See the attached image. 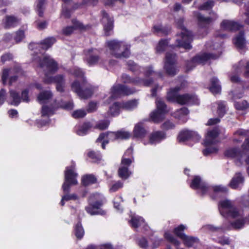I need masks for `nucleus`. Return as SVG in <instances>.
Wrapping results in <instances>:
<instances>
[{"mask_svg": "<svg viewBox=\"0 0 249 249\" xmlns=\"http://www.w3.org/2000/svg\"><path fill=\"white\" fill-rule=\"evenodd\" d=\"M109 124V121H101L96 124L94 128L101 130H103L107 129L108 127Z\"/></svg>", "mask_w": 249, "mask_h": 249, "instance_id": "obj_50", "label": "nucleus"}, {"mask_svg": "<svg viewBox=\"0 0 249 249\" xmlns=\"http://www.w3.org/2000/svg\"><path fill=\"white\" fill-rule=\"evenodd\" d=\"M189 113L188 109L186 107H182L180 109L177 110L175 113L174 116L178 119H180L183 116L188 115Z\"/></svg>", "mask_w": 249, "mask_h": 249, "instance_id": "obj_47", "label": "nucleus"}, {"mask_svg": "<svg viewBox=\"0 0 249 249\" xmlns=\"http://www.w3.org/2000/svg\"><path fill=\"white\" fill-rule=\"evenodd\" d=\"M129 222L132 227L135 228L143 225L144 223L143 218L139 216H132Z\"/></svg>", "mask_w": 249, "mask_h": 249, "instance_id": "obj_40", "label": "nucleus"}, {"mask_svg": "<svg viewBox=\"0 0 249 249\" xmlns=\"http://www.w3.org/2000/svg\"><path fill=\"white\" fill-rule=\"evenodd\" d=\"M175 124L170 121H167L162 125V128L165 130H169L175 128Z\"/></svg>", "mask_w": 249, "mask_h": 249, "instance_id": "obj_59", "label": "nucleus"}, {"mask_svg": "<svg viewBox=\"0 0 249 249\" xmlns=\"http://www.w3.org/2000/svg\"><path fill=\"white\" fill-rule=\"evenodd\" d=\"M85 59L89 66L96 64L100 59V52L96 49H89L84 52Z\"/></svg>", "mask_w": 249, "mask_h": 249, "instance_id": "obj_15", "label": "nucleus"}, {"mask_svg": "<svg viewBox=\"0 0 249 249\" xmlns=\"http://www.w3.org/2000/svg\"><path fill=\"white\" fill-rule=\"evenodd\" d=\"M185 227L183 225H180L174 230L175 233L180 239H181L184 245L187 247H191L193 246L194 243L197 241V239L192 236H188L182 231L185 229Z\"/></svg>", "mask_w": 249, "mask_h": 249, "instance_id": "obj_14", "label": "nucleus"}, {"mask_svg": "<svg viewBox=\"0 0 249 249\" xmlns=\"http://www.w3.org/2000/svg\"><path fill=\"white\" fill-rule=\"evenodd\" d=\"M248 133V131L243 129H239L236 131L234 133V135L235 136H241V137H246L247 136Z\"/></svg>", "mask_w": 249, "mask_h": 249, "instance_id": "obj_61", "label": "nucleus"}, {"mask_svg": "<svg viewBox=\"0 0 249 249\" xmlns=\"http://www.w3.org/2000/svg\"><path fill=\"white\" fill-rule=\"evenodd\" d=\"M129 69L136 74L139 75L141 73H143L145 77V79H148L151 76H155L158 75L159 77H162V74L160 72H157L153 70L152 66H148L145 68H142L138 66L132 61H129L127 63Z\"/></svg>", "mask_w": 249, "mask_h": 249, "instance_id": "obj_7", "label": "nucleus"}, {"mask_svg": "<svg viewBox=\"0 0 249 249\" xmlns=\"http://www.w3.org/2000/svg\"><path fill=\"white\" fill-rule=\"evenodd\" d=\"M110 53L117 58H127L130 54V46L124 41L113 40L107 42Z\"/></svg>", "mask_w": 249, "mask_h": 249, "instance_id": "obj_2", "label": "nucleus"}, {"mask_svg": "<svg viewBox=\"0 0 249 249\" xmlns=\"http://www.w3.org/2000/svg\"><path fill=\"white\" fill-rule=\"evenodd\" d=\"M217 113L219 117H222L226 112V104L223 101L217 103Z\"/></svg>", "mask_w": 249, "mask_h": 249, "instance_id": "obj_48", "label": "nucleus"}, {"mask_svg": "<svg viewBox=\"0 0 249 249\" xmlns=\"http://www.w3.org/2000/svg\"><path fill=\"white\" fill-rule=\"evenodd\" d=\"M165 238L170 242L172 243L176 246H178L180 244V242L177 240L172 234L166 232L164 233Z\"/></svg>", "mask_w": 249, "mask_h": 249, "instance_id": "obj_51", "label": "nucleus"}, {"mask_svg": "<svg viewBox=\"0 0 249 249\" xmlns=\"http://www.w3.org/2000/svg\"><path fill=\"white\" fill-rule=\"evenodd\" d=\"M199 138L200 137L196 132L186 130L180 132L178 136V140L179 142H182L190 139L198 141Z\"/></svg>", "mask_w": 249, "mask_h": 249, "instance_id": "obj_20", "label": "nucleus"}, {"mask_svg": "<svg viewBox=\"0 0 249 249\" xmlns=\"http://www.w3.org/2000/svg\"><path fill=\"white\" fill-rule=\"evenodd\" d=\"M152 30L154 33L163 36L167 35L170 32V27H163L160 24L154 25Z\"/></svg>", "mask_w": 249, "mask_h": 249, "instance_id": "obj_32", "label": "nucleus"}, {"mask_svg": "<svg viewBox=\"0 0 249 249\" xmlns=\"http://www.w3.org/2000/svg\"><path fill=\"white\" fill-rule=\"evenodd\" d=\"M121 107H122V105H121L119 103L116 102L110 107L108 113L113 116L117 115L119 114Z\"/></svg>", "mask_w": 249, "mask_h": 249, "instance_id": "obj_42", "label": "nucleus"}, {"mask_svg": "<svg viewBox=\"0 0 249 249\" xmlns=\"http://www.w3.org/2000/svg\"><path fill=\"white\" fill-rule=\"evenodd\" d=\"M97 107V104L94 102H90L89 104L88 107L87 108V111L88 112H92L96 110Z\"/></svg>", "mask_w": 249, "mask_h": 249, "instance_id": "obj_63", "label": "nucleus"}, {"mask_svg": "<svg viewBox=\"0 0 249 249\" xmlns=\"http://www.w3.org/2000/svg\"><path fill=\"white\" fill-rule=\"evenodd\" d=\"M243 152L237 148H230L225 152V156L228 158H236L240 162L243 156Z\"/></svg>", "mask_w": 249, "mask_h": 249, "instance_id": "obj_23", "label": "nucleus"}, {"mask_svg": "<svg viewBox=\"0 0 249 249\" xmlns=\"http://www.w3.org/2000/svg\"><path fill=\"white\" fill-rule=\"evenodd\" d=\"M177 27L181 29L179 35H177L176 42L177 46L182 47L186 50H190L192 48L191 43L193 40V35L191 32L187 30L183 26L184 19L180 18L176 20Z\"/></svg>", "mask_w": 249, "mask_h": 249, "instance_id": "obj_3", "label": "nucleus"}, {"mask_svg": "<svg viewBox=\"0 0 249 249\" xmlns=\"http://www.w3.org/2000/svg\"><path fill=\"white\" fill-rule=\"evenodd\" d=\"M87 114V112L85 110L79 109L76 110L72 114V117L75 119L83 118Z\"/></svg>", "mask_w": 249, "mask_h": 249, "instance_id": "obj_53", "label": "nucleus"}, {"mask_svg": "<svg viewBox=\"0 0 249 249\" xmlns=\"http://www.w3.org/2000/svg\"><path fill=\"white\" fill-rule=\"evenodd\" d=\"M147 131L142 123L137 124L133 130V136L134 137L142 138L145 136Z\"/></svg>", "mask_w": 249, "mask_h": 249, "instance_id": "obj_26", "label": "nucleus"}, {"mask_svg": "<svg viewBox=\"0 0 249 249\" xmlns=\"http://www.w3.org/2000/svg\"><path fill=\"white\" fill-rule=\"evenodd\" d=\"M77 174L75 172L74 165L66 168L65 171V181L62 186L64 193H68L71 185L77 184Z\"/></svg>", "mask_w": 249, "mask_h": 249, "instance_id": "obj_8", "label": "nucleus"}, {"mask_svg": "<svg viewBox=\"0 0 249 249\" xmlns=\"http://www.w3.org/2000/svg\"><path fill=\"white\" fill-rule=\"evenodd\" d=\"M53 93L51 91L45 90L40 92L38 94L37 96V100L40 103H43L47 100L51 99Z\"/></svg>", "mask_w": 249, "mask_h": 249, "instance_id": "obj_36", "label": "nucleus"}, {"mask_svg": "<svg viewBox=\"0 0 249 249\" xmlns=\"http://www.w3.org/2000/svg\"><path fill=\"white\" fill-rule=\"evenodd\" d=\"M210 90L213 94L220 92L221 86L219 84V81L217 78L213 77L211 79V86L210 87Z\"/></svg>", "mask_w": 249, "mask_h": 249, "instance_id": "obj_34", "label": "nucleus"}, {"mask_svg": "<svg viewBox=\"0 0 249 249\" xmlns=\"http://www.w3.org/2000/svg\"><path fill=\"white\" fill-rule=\"evenodd\" d=\"M39 66L41 68H46L51 73H54L58 70L57 63L49 56H46L40 60Z\"/></svg>", "mask_w": 249, "mask_h": 249, "instance_id": "obj_17", "label": "nucleus"}, {"mask_svg": "<svg viewBox=\"0 0 249 249\" xmlns=\"http://www.w3.org/2000/svg\"><path fill=\"white\" fill-rule=\"evenodd\" d=\"M123 186V183L120 181H118L112 185L110 187L109 191L111 192H114L117 191L119 189L121 188Z\"/></svg>", "mask_w": 249, "mask_h": 249, "instance_id": "obj_57", "label": "nucleus"}, {"mask_svg": "<svg viewBox=\"0 0 249 249\" xmlns=\"http://www.w3.org/2000/svg\"><path fill=\"white\" fill-rule=\"evenodd\" d=\"M92 127V125L89 122L84 123L82 125L79 126L76 130V133L80 136L86 135L89 130Z\"/></svg>", "mask_w": 249, "mask_h": 249, "instance_id": "obj_35", "label": "nucleus"}, {"mask_svg": "<svg viewBox=\"0 0 249 249\" xmlns=\"http://www.w3.org/2000/svg\"><path fill=\"white\" fill-rule=\"evenodd\" d=\"M168 42L167 39H161L160 40L158 46L156 47L157 52L158 53L163 52L167 47Z\"/></svg>", "mask_w": 249, "mask_h": 249, "instance_id": "obj_46", "label": "nucleus"}, {"mask_svg": "<svg viewBox=\"0 0 249 249\" xmlns=\"http://www.w3.org/2000/svg\"><path fill=\"white\" fill-rule=\"evenodd\" d=\"M88 156L93 160V161L96 162L100 160L101 159V156L100 154L96 153L93 151H90L88 153Z\"/></svg>", "mask_w": 249, "mask_h": 249, "instance_id": "obj_55", "label": "nucleus"}, {"mask_svg": "<svg viewBox=\"0 0 249 249\" xmlns=\"http://www.w3.org/2000/svg\"><path fill=\"white\" fill-rule=\"evenodd\" d=\"M71 74L75 77L81 78L82 83H84L86 81L85 77H84V73L83 71L78 68H75L71 72Z\"/></svg>", "mask_w": 249, "mask_h": 249, "instance_id": "obj_43", "label": "nucleus"}, {"mask_svg": "<svg viewBox=\"0 0 249 249\" xmlns=\"http://www.w3.org/2000/svg\"><path fill=\"white\" fill-rule=\"evenodd\" d=\"M73 25L65 27L62 30L63 34L65 36H69L71 35L73 31L76 29H82L83 25L79 21L73 19L72 20Z\"/></svg>", "mask_w": 249, "mask_h": 249, "instance_id": "obj_24", "label": "nucleus"}, {"mask_svg": "<svg viewBox=\"0 0 249 249\" xmlns=\"http://www.w3.org/2000/svg\"><path fill=\"white\" fill-rule=\"evenodd\" d=\"M97 179L93 175H86L84 176L82 179V182L84 186H88L90 184L96 183Z\"/></svg>", "mask_w": 249, "mask_h": 249, "instance_id": "obj_38", "label": "nucleus"}, {"mask_svg": "<svg viewBox=\"0 0 249 249\" xmlns=\"http://www.w3.org/2000/svg\"><path fill=\"white\" fill-rule=\"evenodd\" d=\"M218 55L210 53H204L197 55L194 57L192 60L188 61L186 63L187 71L192 70L196 67V64H203L208 60L213 59H215L218 57Z\"/></svg>", "mask_w": 249, "mask_h": 249, "instance_id": "obj_11", "label": "nucleus"}, {"mask_svg": "<svg viewBox=\"0 0 249 249\" xmlns=\"http://www.w3.org/2000/svg\"><path fill=\"white\" fill-rule=\"evenodd\" d=\"M45 0H38L36 4V9L39 17H42L43 15Z\"/></svg>", "mask_w": 249, "mask_h": 249, "instance_id": "obj_49", "label": "nucleus"}, {"mask_svg": "<svg viewBox=\"0 0 249 249\" xmlns=\"http://www.w3.org/2000/svg\"><path fill=\"white\" fill-rule=\"evenodd\" d=\"M236 108L238 110H244L248 108L249 104L246 101L237 102L234 104Z\"/></svg>", "mask_w": 249, "mask_h": 249, "instance_id": "obj_52", "label": "nucleus"}, {"mask_svg": "<svg viewBox=\"0 0 249 249\" xmlns=\"http://www.w3.org/2000/svg\"><path fill=\"white\" fill-rule=\"evenodd\" d=\"M54 111L55 108L53 107L43 106L42 107V116H49L53 115L54 113Z\"/></svg>", "mask_w": 249, "mask_h": 249, "instance_id": "obj_45", "label": "nucleus"}, {"mask_svg": "<svg viewBox=\"0 0 249 249\" xmlns=\"http://www.w3.org/2000/svg\"><path fill=\"white\" fill-rule=\"evenodd\" d=\"M102 22L104 24V28L105 31V35L107 36L109 35V32L112 30L113 27V20L110 17L107 13L105 11H102Z\"/></svg>", "mask_w": 249, "mask_h": 249, "instance_id": "obj_21", "label": "nucleus"}, {"mask_svg": "<svg viewBox=\"0 0 249 249\" xmlns=\"http://www.w3.org/2000/svg\"><path fill=\"white\" fill-rule=\"evenodd\" d=\"M72 90L83 99H87L91 96L93 93L92 86L87 82V81L81 85L77 80L74 81L71 85Z\"/></svg>", "mask_w": 249, "mask_h": 249, "instance_id": "obj_6", "label": "nucleus"}, {"mask_svg": "<svg viewBox=\"0 0 249 249\" xmlns=\"http://www.w3.org/2000/svg\"><path fill=\"white\" fill-rule=\"evenodd\" d=\"M62 15L65 18H70L71 15V11L67 7L63 6L62 11Z\"/></svg>", "mask_w": 249, "mask_h": 249, "instance_id": "obj_64", "label": "nucleus"}, {"mask_svg": "<svg viewBox=\"0 0 249 249\" xmlns=\"http://www.w3.org/2000/svg\"><path fill=\"white\" fill-rule=\"evenodd\" d=\"M243 65L242 62H240L238 65L234 66V71L232 75L230 77V79L232 82L238 83L240 81V78L237 74L242 72Z\"/></svg>", "mask_w": 249, "mask_h": 249, "instance_id": "obj_31", "label": "nucleus"}, {"mask_svg": "<svg viewBox=\"0 0 249 249\" xmlns=\"http://www.w3.org/2000/svg\"><path fill=\"white\" fill-rule=\"evenodd\" d=\"M74 233L77 239H81L83 237L85 232L80 223L75 226Z\"/></svg>", "mask_w": 249, "mask_h": 249, "instance_id": "obj_44", "label": "nucleus"}, {"mask_svg": "<svg viewBox=\"0 0 249 249\" xmlns=\"http://www.w3.org/2000/svg\"><path fill=\"white\" fill-rule=\"evenodd\" d=\"M214 5V2L212 0H209L203 4L199 7V9L200 10H209L211 9Z\"/></svg>", "mask_w": 249, "mask_h": 249, "instance_id": "obj_56", "label": "nucleus"}, {"mask_svg": "<svg viewBox=\"0 0 249 249\" xmlns=\"http://www.w3.org/2000/svg\"><path fill=\"white\" fill-rule=\"evenodd\" d=\"M131 173L129 171L128 168L125 166H121L118 170L119 177L123 179H126L130 176Z\"/></svg>", "mask_w": 249, "mask_h": 249, "instance_id": "obj_41", "label": "nucleus"}, {"mask_svg": "<svg viewBox=\"0 0 249 249\" xmlns=\"http://www.w3.org/2000/svg\"><path fill=\"white\" fill-rule=\"evenodd\" d=\"M244 178L240 173H237L232 178L230 185L233 189H236L240 184H243Z\"/></svg>", "mask_w": 249, "mask_h": 249, "instance_id": "obj_30", "label": "nucleus"}, {"mask_svg": "<svg viewBox=\"0 0 249 249\" xmlns=\"http://www.w3.org/2000/svg\"><path fill=\"white\" fill-rule=\"evenodd\" d=\"M13 59V55L9 53H6L1 56V61L4 64L7 61H10Z\"/></svg>", "mask_w": 249, "mask_h": 249, "instance_id": "obj_60", "label": "nucleus"}, {"mask_svg": "<svg viewBox=\"0 0 249 249\" xmlns=\"http://www.w3.org/2000/svg\"><path fill=\"white\" fill-rule=\"evenodd\" d=\"M10 98L12 99L10 104L17 106L21 102V98L18 92L14 90H10Z\"/></svg>", "mask_w": 249, "mask_h": 249, "instance_id": "obj_33", "label": "nucleus"}, {"mask_svg": "<svg viewBox=\"0 0 249 249\" xmlns=\"http://www.w3.org/2000/svg\"><path fill=\"white\" fill-rule=\"evenodd\" d=\"M122 82L124 83H132L136 85L150 86L154 82L153 78H142L140 76L131 78L126 74H123L122 76Z\"/></svg>", "mask_w": 249, "mask_h": 249, "instance_id": "obj_13", "label": "nucleus"}, {"mask_svg": "<svg viewBox=\"0 0 249 249\" xmlns=\"http://www.w3.org/2000/svg\"><path fill=\"white\" fill-rule=\"evenodd\" d=\"M218 135L219 130L217 128H214L208 131L204 141V145L206 148L203 150V154L204 156H208L217 152V148L213 144L217 142L216 138Z\"/></svg>", "mask_w": 249, "mask_h": 249, "instance_id": "obj_5", "label": "nucleus"}, {"mask_svg": "<svg viewBox=\"0 0 249 249\" xmlns=\"http://www.w3.org/2000/svg\"><path fill=\"white\" fill-rule=\"evenodd\" d=\"M233 41L236 48L240 49L244 48L246 44L244 33L243 32H239Z\"/></svg>", "mask_w": 249, "mask_h": 249, "instance_id": "obj_29", "label": "nucleus"}, {"mask_svg": "<svg viewBox=\"0 0 249 249\" xmlns=\"http://www.w3.org/2000/svg\"><path fill=\"white\" fill-rule=\"evenodd\" d=\"M165 59L164 68L167 73L172 76L176 75L178 71L176 66L177 61L176 54L172 51L168 52L166 53Z\"/></svg>", "mask_w": 249, "mask_h": 249, "instance_id": "obj_9", "label": "nucleus"}, {"mask_svg": "<svg viewBox=\"0 0 249 249\" xmlns=\"http://www.w3.org/2000/svg\"><path fill=\"white\" fill-rule=\"evenodd\" d=\"M166 134L162 131H158L153 132L149 138V142L151 144H155L160 142L162 140L165 139Z\"/></svg>", "mask_w": 249, "mask_h": 249, "instance_id": "obj_25", "label": "nucleus"}, {"mask_svg": "<svg viewBox=\"0 0 249 249\" xmlns=\"http://www.w3.org/2000/svg\"><path fill=\"white\" fill-rule=\"evenodd\" d=\"M190 187L194 189H200L202 195L206 194L211 190H213L215 196L225 194L227 192V188L221 185L213 187L208 186L205 182L201 180L200 178L198 176L194 178L190 184Z\"/></svg>", "mask_w": 249, "mask_h": 249, "instance_id": "obj_4", "label": "nucleus"}, {"mask_svg": "<svg viewBox=\"0 0 249 249\" xmlns=\"http://www.w3.org/2000/svg\"><path fill=\"white\" fill-rule=\"evenodd\" d=\"M177 103L183 105L185 104H198L199 102L197 98L194 95L191 94H184L179 95Z\"/></svg>", "mask_w": 249, "mask_h": 249, "instance_id": "obj_19", "label": "nucleus"}, {"mask_svg": "<svg viewBox=\"0 0 249 249\" xmlns=\"http://www.w3.org/2000/svg\"><path fill=\"white\" fill-rule=\"evenodd\" d=\"M134 91L127 87L118 84L113 86L111 89L110 98L115 99L122 95H129L133 93Z\"/></svg>", "mask_w": 249, "mask_h": 249, "instance_id": "obj_16", "label": "nucleus"}, {"mask_svg": "<svg viewBox=\"0 0 249 249\" xmlns=\"http://www.w3.org/2000/svg\"><path fill=\"white\" fill-rule=\"evenodd\" d=\"M56 39L54 37H49L45 38L40 43V47L43 50H47L54 43Z\"/></svg>", "mask_w": 249, "mask_h": 249, "instance_id": "obj_37", "label": "nucleus"}, {"mask_svg": "<svg viewBox=\"0 0 249 249\" xmlns=\"http://www.w3.org/2000/svg\"><path fill=\"white\" fill-rule=\"evenodd\" d=\"M194 14L198 20L199 26L201 28H206L218 17L216 14L213 12L210 13L211 16L209 17H205L198 12H194Z\"/></svg>", "mask_w": 249, "mask_h": 249, "instance_id": "obj_18", "label": "nucleus"}, {"mask_svg": "<svg viewBox=\"0 0 249 249\" xmlns=\"http://www.w3.org/2000/svg\"><path fill=\"white\" fill-rule=\"evenodd\" d=\"M138 105V101L136 99L124 102L122 104V107L126 110H132L135 108Z\"/></svg>", "mask_w": 249, "mask_h": 249, "instance_id": "obj_39", "label": "nucleus"}, {"mask_svg": "<svg viewBox=\"0 0 249 249\" xmlns=\"http://www.w3.org/2000/svg\"><path fill=\"white\" fill-rule=\"evenodd\" d=\"M24 37V33L22 30H19L16 33L15 40L16 42H20Z\"/></svg>", "mask_w": 249, "mask_h": 249, "instance_id": "obj_58", "label": "nucleus"}, {"mask_svg": "<svg viewBox=\"0 0 249 249\" xmlns=\"http://www.w3.org/2000/svg\"><path fill=\"white\" fill-rule=\"evenodd\" d=\"M157 109L150 114V118L154 123H158L163 120L167 112V106L162 99L157 98L156 101Z\"/></svg>", "mask_w": 249, "mask_h": 249, "instance_id": "obj_10", "label": "nucleus"}, {"mask_svg": "<svg viewBox=\"0 0 249 249\" xmlns=\"http://www.w3.org/2000/svg\"><path fill=\"white\" fill-rule=\"evenodd\" d=\"M29 90L28 89H25L22 91L21 93V99L23 102H29L30 101L28 96Z\"/></svg>", "mask_w": 249, "mask_h": 249, "instance_id": "obj_62", "label": "nucleus"}, {"mask_svg": "<svg viewBox=\"0 0 249 249\" xmlns=\"http://www.w3.org/2000/svg\"><path fill=\"white\" fill-rule=\"evenodd\" d=\"M117 135L115 137H117V139H128L130 136L128 132L122 130L117 131Z\"/></svg>", "mask_w": 249, "mask_h": 249, "instance_id": "obj_54", "label": "nucleus"}, {"mask_svg": "<svg viewBox=\"0 0 249 249\" xmlns=\"http://www.w3.org/2000/svg\"><path fill=\"white\" fill-rule=\"evenodd\" d=\"M218 209L223 216L237 219L235 221L231 223L227 229L231 228L239 229L243 228L246 222L245 220L243 218L242 213L237 210L231 200L225 199L220 201L218 204Z\"/></svg>", "mask_w": 249, "mask_h": 249, "instance_id": "obj_1", "label": "nucleus"}, {"mask_svg": "<svg viewBox=\"0 0 249 249\" xmlns=\"http://www.w3.org/2000/svg\"><path fill=\"white\" fill-rule=\"evenodd\" d=\"M181 89V87L177 86L174 88H171L167 92L166 99L169 102H176L178 99V92Z\"/></svg>", "mask_w": 249, "mask_h": 249, "instance_id": "obj_27", "label": "nucleus"}, {"mask_svg": "<svg viewBox=\"0 0 249 249\" xmlns=\"http://www.w3.org/2000/svg\"><path fill=\"white\" fill-rule=\"evenodd\" d=\"M45 77L44 82L46 84L55 83L56 84V89L60 92H63L65 91L66 80L65 76L63 74H57L54 76H49L47 73H45Z\"/></svg>", "mask_w": 249, "mask_h": 249, "instance_id": "obj_12", "label": "nucleus"}, {"mask_svg": "<svg viewBox=\"0 0 249 249\" xmlns=\"http://www.w3.org/2000/svg\"><path fill=\"white\" fill-rule=\"evenodd\" d=\"M4 27L8 29L16 26L19 22V20L15 16H6L3 19Z\"/></svg>", "mask_w": 249, "mask_h": 249, "instance_id": "obj_28", "label": "nucleus"}, {"mask_svg": "<svg viewBox=\"0 0 249 249\" xmlns=\"http://www.w3.org/2000/svg\"><path fill=\"white\" fill-rule=\"evenodd\" d=\"M242 27L240 24L231 20H224L221 23V29L225 31H235Z\"/></svg>", "mask_w": 249, "mask_h": 249, "instance_id": "obj_22", "label": "nucleus"}]
</instances>
